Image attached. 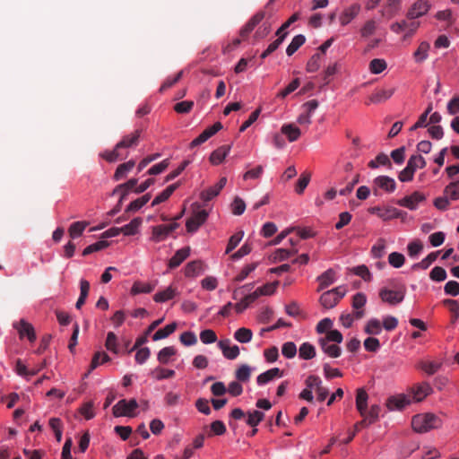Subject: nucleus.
I'll return each instance as SVG.
<instances>
[{"instance_id": "obj_36", "label": "nucleus", "mask_w": 459, "mask_h": 459, "mask_svg": "<svg viewBox=\"0 0 459 459\" xmlns=\"http://www.w3.org/2000/svg\"><path fill=\"white\" fill-rule=\"evenodd\" d=\"M135 162L134 160H129L127 162L120 164L114 174L115 180H120L124 178L127 172L133 169Z\"/></svg>"}, {"instance_id": "obj_51", "label": "nucleus", "mask_w": 459, "mask_h": 459, "mask_svg": "<svg viewBox=\"0 0 459 459\" xmlns=\"http://www.w3.org/2000/svg\"><path fill=\"white\" fill-rule=\"evenodd\" d=\"M264 418V413L260 411H248L247 424L256 427Z\"/></svg>"}, {"instance_id": "obj_40", "label": "nucleus", "mask_w": 459, "mask_h": 459, "mask_svg": "<svg viewBox=\"0 0 459 459\" xmlns=\"http://www.w3.org/2000/svg\"><path fill=\"white\" fill-rule=\"evenodd\" d=\"M170 234L167 225H158L152 228V238L156 242L163 240Z\"/></svg>"}, {"instance_id": "obj_9", "label": "nucleus", "mask_w": 459, "mask_h": 459, "mask_svg": "<svg viewBox=\"0 0 459 459\" xmlns=\"http://www.w3.org/2000/svg\"><path fill=\"white\" fill-rule=\"evenodd\" d=\"M425 199L426 197L422 193L415 191L411 195L399 199L396 204L410 210H415L418 204L425 201Z\"/></svg>"}, {"instance_id": "obj_53", "label": "nucleus", "mask_w": 459, "mask_h": 459, "mask_svg": "<svg viewBox=\"0 0 459 459\" xmlns=\"http://www.w3.org/2000/svg\"><path fill=\"white\" fill-rule=\"evenodd\" d=\"M386 62L380 58H375L369 63V70L374 74L382 73L386 68Z\"/></svg>"}, {"instance_id": "obj_60", "label": "nucleus", "mask_w": 459, "mask_h": 459, "mask_svg": "<svg viewBox=\"0 0 459 459\" xmlns=\"http://www.w3.org/2000/svg\"><path fill=\"white\" fill-rule=\"evenodd\" d=\"M281 353L287 359H292L297 354V346L293 342H287L282 344Z\"/></svg>"}, {"instance_id": "obj_50", "label": "nucleus", "mask_w": 459, "mask_h": 459, "mask_svg": "<svg viewBox=\"0 0 459 459\" xmlns=\"http://www.w3.org/2000/svg\"><path fill=\"white\" fill-rule=\"evenodd\" d=\"M367 303V297L362 292H358L352 297L351 307L353 310H365L364 307Z\"/></svg>"}, {"instance_id": "obj_38", "label": "nucleus", "mask_w": 459, "mask_h": 459, "mask_svg": "<svg viewBox=\"0 0 459 459\" xmlns=\"http://www.w3.org/2000/svg\"><path fill=\"white\" fill-rule=\"evenodd\" d=\"M253 333L250 329L246 327H241L238 329L234 333V338L241 342V343H247L252 340Z\"/></svg>"}, {"instance_id": "obj_57", "label": "nucleus", "mask_w": 459, "mask_h": 459, "mask_svg": "<svg viewBox=\"0 0 459 459\" xmlns=\"http://www.w3.org/2000/svg\"><path fill=\"white\" fill-rule=\"evenodd\" d=\"M321 58H322L321 53L314 54L307 63V71L308 73L316 72L320 67Z\"/></svg>"}, {"instance_id": "obj_4", "label": "nucleus", "mask_w": 459, "mask_h": 459, "mask_svg": "<svg viewBox=\"0 0 459 459\" xmlns=\"http://www.w3.org/2000/svg\"><path fill=\"white\" fill-rule=\"evenodd\" d=\"M405 296V287L402 286L395 290L387 288H382L379 291V297L382 301L390 305H396L401 303Z\"/></svg>"}, {"instance_id": "obj_7", "label": "nucleus", "mask_w": 459, "mask_h": 459, "mask_svg": "<svg viewBox=\"0 0 459 459\" xmlns=\"http://www.w3.org/2000/svg\"><path fill=\"white\" fill-rule=\"evenodd\" d=\"M368 212L372 214H377L379 218L384 221H389L392 219L399 218L403 213L402 211L394 207L381 208L379 206L370 207Z\"/></svg>"}, {"instance_id": "obj_63", "label": "nucleus", "mask_w": 459, "mask_h": 459, "mask_svg": "<svg viewBox=\"0 0 459 459\" xmlns=\"http://www.w3.org/2000/svg\"><path fill=\"white\" fill-rule=\"evenodd\" d=\"M200 340L204 344L213 343L217 341V335L213 330L205 329L200 333Z\"/></svg>"}, {"instance_id": "obj_6", "label": "nucleus", "mask_w": 459, "mask_h": 459, "mask_svg": "<svg viewBox=\"0 0 459 459\" xmlns=\"http://www.w3.org/2000/svg\"><path fill=\"white\" fill-rule=\"evenodd\" d=\"M207 217L208 212L205 210H195L191 217L186 221V230L190 233L195 232L206 221Z\"/></svg>"}, {"instance_id": "obj_41", "label": "nucleus", "mask_w": 459, "mask_h": 459, "mask_svg": "<svg viewBox=\"0 0 459 459\" xmlns=\"http://www.w3.org/2000/svg\"><path fill=\"white\" fill-rule=\"evenodd\" d=\"M441 363L435 361H420L418 368L422 369L428 375H434L440 368Z\"/></svg>"}, {"instance_id": "obj_59", "label": "nucleus", "mask_w": 459, "mask_h": 459, "mask_svg": "<svg viewBox=\"0 0 459 459\" xmlns=\"http://www.w3.org/2000/svg\"><path fill=\"white\" fill-rule=\"evenodd\" d=\"M244 236L243 231H238L232 235L228 242L227 248H226V254H230L233 249H235L239 242L242 240Z\"/></svg>"}, {"instance_id": "obj_37", "label": "nucleus", "mask_w": 459, "mask_h": 459, "mask_svg": "<svg viewBox=\"0 0 459 459\" xmlns=\"http://www.w3.org/2000/svg\"><path fill=\"white\" fill-rule=\"evenodd\" d=\"M299 358L302 359H311L316 356V349L309 342H304L299 350Z\"/></svg>"}, {"instance_id": "obj_62", "label": "nucleus", "mask_w": 459, "mask_h": 459, "mask_svg": "<svg viewBox=\"0 0 459 459\" xmlns=\"http://www.w3.org/2000/svg\"><path fill=\"white\" fill-rule=\"evenodd\" d=\"M246 210V204L238 196H236L231 204V211L234 215H241Z\"/></svg>"}, {"instance_id": "obj_61", "label": "nucleus", "mask_w": 459, "mask_h": 459, "mask_svg": "<svg viewBox=\"0 0 459 459\" xmlns=\"http://www.w3.org/2000/svg\"><path fill=\"white\" fill-rule=\"evenodd\" d=\"M446 277L447 274L446 270L440 266H435L429 273V278L435 281H443Z\"/></svg>"}, {"instance_id": "obj_64", "label": "nucleus", "mask_w": 459, "mask_h": 459, "mask_svg": "<svg viewBox=\"0 0 459 459\" xmlns=\"http://www.w3.org/2000/svg\"><path fill=\"white\" fill-rule=\"evenodd\" d=\"M377 30V22L374 20H369L365 22L360 30L361 37L368 38L375 33Z\"/></svg>"}, {"instance_id": "obj_32", "label": "nucleus", "mask_w": 459, "mask_h": 459, "mask_svg": "<svg viewBox=\"0 0 459 459\" xmlns=\"http://www.w3.org/2000/svg\"><path fill=\"white\" fill-rule=\"evenodd\" d=\"M143 220L140 217L133 219L128 224L121 227L122 233L126 236H134L137 233L139 227L141 226Z\"/></svg>"}, {"instance_id": "obj_30", "label": "nucleus", "mask_w": 459, "mask_h": 459, "mask_svg": "<svg viewBox=\"0 0 459 459\" xmlns=\"http://www.w3.org/2000/svg\"><path fill=\"white\" fill-rule=\"evenodd\" d=\"M281 130L290 142L297 141L301 134L300 129L292 124L283 125Z\"/></svg>"}, {"instance_id": "obj_3", "label": "nucleus", "mask_w": 459, "mask_h": 459, "mask_svg": "<svg viewBox=\"0 0 459 459\" xmlns=\"http://www.w3.org/2000/svg\"><path fill=\"white\" fill-rule=\"evenodd\" d=\"M346 288L344 286H338L330 290L325 291L319 299L321 306L325 309H331L334 307L340 300L346 295Z\"/></svg>"}, {"instance_id": "obj_55", "label": "nucleus", "mask_w": 459, "mask_h": 459, "mask_svg": "<svg viewBox=\"0 0 459 459\" xmlns=\"http://www.w3.org/2000/svg\"><path fill=\"white\" fill-rule=\"evenodd\" d=\"M108 245H109V243L106 240H100L96 243H93L84 248V250L82 251V255L85 256V255H91L94 252L102 250V249L106 248L107 247H108Z\"/></svg>"}, {"instance_id": "obj_2", "label": "nucleus", "mask_w": 459, "mask_h": 459, "mask_svg": "<svg viewBox=\"0 0 459 459\" xmlns=\"http://www.w3.org/2000/svg\"><path fill=\"white\" fill-rule=\"evenodd\" d=\"M441 425L442 420L433 413L417 414L411 420L412 429L419 433L438 429Z\"/></svg>"}, {"instance_id": "obj_52", "label": "nucleus", "mask_w": 459, "mask_h": 459, "mask_svg": "<svg viewBox=\"0 0 459 459\" xmlns=\"http://www.w3.org/2000/svg\"><path fill=\"white\" fill-rule=\"evenodd\" d=\"M154 290V285L146 282L136 281L132 287L133 294L150 293Z\"/></svg>"}, {"instance_id": "obj_24", "label": "nucleus", "mask_w": 459, "mask_h": 459, "mask_svg": "<svg viewBox=\"0 0 459 459\" xmlns=\"http://www.w3.org/2000/svg\"><path fill=\"white\" fill-rule=\"evenodd\" d=\"M230 145H222L213 151L210 156V161L213 165H219L223 161L230 151Z\"/></svg>"}, {"instance_id": "obj_45", "label": "nucleus", "mask_w": 459, "mask_h": 459, "mask_svg": "<svg viewBox=\"0 0 459 459\" xmlns=\"http://www.w3.org/2000/svg\"><path fill=\"white\" fill-rule=\"evenodd\" d=\"M176 349L173 346H169L161 349L158 353V360L161 364H167L169 359L176 354Z\"/></svg>"}, {"instance_id": "obj_21", "label": "nucleus", "mask_w": 459, "mask_h": 459, "mask_svg": "<svg viewBox=\"0 0 459 459\" xmlns=\"http://www.w3.org/2000/svg\"><path fill=\"white\" fill-rule=\"evenodd\" d=\"M394 88L377 90L370 95L369 102H368L367 104L368 105L369 103L377 104V103L384 102V101L387 100L388 99H390L392 97V95L394 94Z\"/></svg>"}, {"instance_id": "obj_20", "label": "nucleus", "mask_w": 459, "mask_h": 459, "mask_svg": "<svg viewBox=\"0 0 459 459\" xmlns=\"http://www.w3.org/2000/svg\"><path fill=\"white\" fill-rule=\"evenodd\" d=\"M318 344L323 351L331 358H339L342 354V349L337 343L331 344L330 342L319 339Z\"/></svg>"}, {"instance_id": "obj_26", "label": "nucleus", "mask_w": 459, "mask_h": 459, "mask_svg": "<svg viewBox=\"0 0 459 459\" xmlns=\"http://www.w3.org/2000/svg\"><path fill=\"white\" fill-rule=\"evenodd\" d=\"M178 295V292L177 288L169 286L164 290L157 292L153 296V300L155 302H166L168 300L174 299Z\"/></svg>"}, {"instance_id": "obj_23", "label": "nucleus", "mask_w": 459, "mask_h": 459, "mask_svg": "<svg viewBox=\"0 0 459 459\" xmlns=\"http://www.w3.org/2000/svg\"><path fill=\"white\" fill-rule=\"evenodd\" d=\"M368 395L363 388L357 390L356 407L361 416L366 415V410L368 409Z\"/></svg>"}, {"instance_id": "obj_5", "label": "nucleus", "mask_w": 459, "mask_h": 459, "mask_svg": "<svg viewBox=\"0 0 459 459\" xmlns=\"http://www.w3.org/2000/svg\"><path fill=\"white\" fill-rule=\"evenodd\" d=\"M137 407L138 403L134 399H131L130 401L122 399L116 405H114L112 411L115 417H132L133 411H134Z\"/></svg>"}, {"instance_id": "obj_12", "label": "nucleus", "mask_w": 459, "mask_h": 459, "mask_svg": "<svg viewBox=\"0 0 459 459\" xmlns=\"http://www.w3.org/2000/svg\"><path fill=\"white\" fill-rule=\"evenodd\" d=\"M230 340H221L218 342L222 354L228 359H235L239 355V348L237 345L230 346Z\"/></svg>"}, {"instance_id": "obj_22", "label": "nucleus", "mask_w": 459, "mask_h": 459, "mask_svg": "<svg viewBox=\"0 0 459 459\" xmlns=\"http://www.w3.org/2000/svg\"><path fill=\"white\" fill-rule=\"evenodd\" d=\"M319 282L318 291L326 289L335 281V272L330 268L316 278Z\"/></svg>"}, {"instance_id": "obj_43", "label": "nucleus", "mask_w": 459, "mask_h": 459, "mask_svg": "<svg viewBox=\"0 0 459 459\" xmlns=\"http://www.w3.org/2000/svg\"><path fill=\"white\" fill-rule=\"evenodd\" d=\"M110 360V357L104 351H97L91 359L90 370L95 369L100 365Z\"/></svg>"}, {"instance_id": "obj_56", "label": "nucleus", "mask_w": 459, "mask_h": 459, "mask_svg": "<svg viewBox=\"0 0 459 459\" xmlns=\"http://www.w3.org/2000/svg\"><path fill=\"white\" fill-rule=\"evenodd\" d=\"M211 432L208 434L209 437L213 435L222 436L226 433V426L221 420H214L210 425Z\"/></svg>"}, {"instance_id": "obj_15", "label": "nucleus", "mask_w": 459, "mask_h": 459, "mask_svg": "<svg viewBox=\"0 0 459 459\" xmlns=\"http://www.w3.org/2000/svg\"><path fill=\"white\" fill-rule=\"evenodd\" d=\"M138 179L137 178H131L127 182L124 184H120L116 186V188L112 192V195H117V193L121 192V200H125L126 198V195L129 194V192L134 191L137 187Z\"/></svg>"}, {"instance_id": "obj_29", "label": "nucleus", "mask_w": 459, "mask_h": 459, "mask_svg": "<svg viewBox=\"0 0 459 459\" xmlns=\"http://www.w3.org/2000/svg\"><path fill=\"white\" fill-rule=\"evenodd\" d=\"M204 272V264L201 261L189 262L185 267L186 277H195Z\"/></svg>"}, {"instance_id": "obj_13", "label": "nucleus", "mask_w": 459, "mask_h": 459, "mask_svg": "<svg viewBox=\"0 0 459 459\" xmlns=\"http://www.w3.org/2000/svg\"><path fill=\"white\" fill-rule=\"evenodd\" d=\"M264 12L260 11L257 12L255 15H253L250 20L245 24V26L240 30V36L242 38H247L250 32L255 28L257 24L264 18Z\"/></svg>"}, {"instance_id": "obj_19", "label": "nucleus", "mask_w": 459, "mask_h": 459, "mask_svg": "<svg viewBox=\"0 0 459 459\" xmlns=\"http://www.w3.org/2000/svg\"><path fill=\"white\" fill-rule=\"evenodd\" d=\"M190 255V247H186L178 250L169 261V267L174 269L179 266Z\"/></svg>"}, {"instance_id": "obj_11", "label": "nucleus", "mask_w": 459, "mask_h": 459, "mask_svg": "<svg viewBox=\"0 0 459 459\" xmlns=\"http://www.w3.org/2000/svg\"><path fill=\"white\" fill-rule=\"evenodd\" d=\"M420 25L419 22L415 20H403L398 22H394L391 25V30L395 33H401L403 31H407L408 34H412L416 31Z\"/></svg>"}, {"instance_id": "obj_31", "label": "nucleus", "mask_w": 459, "mask_h": 459, "mask_svg": "<svg viewBox=\"0 0 459 459\" xmlns=\"http://www.w3.org/2000/svg\"><path fill=\"white\" fill-rule=\"evenodd\" d=\"M178 183L172 184L169 186L166 189H164L160 195H158L152 201V206L158 205L169 198V196L174 193V191L178 188Z\"/></svg>"}, {"instance_id": "obj_34", "label": "nucleus", "mask_w": 459, "mask_h": 459, "mask_svg": "<svg viewBox=\"0 0 459 459\" xmlns=\"http://www.w3.org/2000/svg\"><path fill=\"white\" fill-rule=\"evenodd\" d=\"M306 42V37L302 34L296 35L291 42L289 44L286 49V54L290 56H292L304 43Z\"/></svg>"}, {"instance_id": "obj_33", "label": "nucleus", "mask_w": 459, "mask_h": 459, "mask_svg": "<svg viewBox=\"0 0 459 459\" xmlns=\"http://www.w3.org/2000/svg\"><path fill=\"white\" fill-rule=\"evenodd\" d=\"M150 199L151 194H145L140 198H137L134 201L131 202L129 205L126 207V212H134L140 210L143 205H145L150 201Z\"/></svg>"}, {"instance_id": "obj_39", "label": "nucleus", "mask_w": 459, "mask_h": 459, "mask_svg": "<svg viewBox=\"0 0 459 459\" xmlns=\"http://www.w3.org/2000/svg\"><path fill=\"white\" fill-rule=\"evenodd\" d=\"M310 179H311L310 172L305 171L300 175L298 182L296 183V186H295V191L298 195L303 194L304 190L309 184Z\"/></svg>"}, {"instance_id": "obj_54", "label": "nucleus", "mask_w": 459, "mask_h": 459, "mask_svg": "<svg viewBox=\"0 0 459 459\" xmlns=\"http://www.w3.org/2000/svg\"><path fill=\"white\" fill-rule=\"evenodd\" d=\"M105 346L111 352L118 353L117 337L113 332L108 333Z\"/></svg>"}, {"instance_id": "obj_47", "label": "nucleus", "mask_w": 459, "mask_h": 459, "mask_svg": "<svg viewBox=\"0 0 459 459\" xmlns=\"http://www.w3.org/2000/svg\"><path fill=\"white\" fill-rule=\"evenodd\" d=\"M278 38L273 41L267 48L262 53L261 58H265L269 55H271L273 52H274L279 46L283 42L285 39L287 33H283L282 35H276Z\"/></svg>"}, {"instance_id": "obj_44", "label": "nucleus", "mask_w": 459, "mask_h": 459, "mask_svg": "<svg viewBox=\"0 0 459 459\" xmlns=\"http://www.w3.org/2000/svg\"><path fill=\"white\" fill-rule=\"evenodd\" d=\"M444 194L448 195L450 200L459 199V180L449 183L444 189Z\"/></svg>"}, {"instance_id": "obj_14", "label": "nucleus", "mask_w": 459, "mask_h": 459, "mask_svg": "<svg viewBox=\"0 0 459 459\" xmlns=\"http://www.w3.org/2000/svg\"><path fill=\"white\" fill-rule=\"evenodd\" d=\"M380 413V407L377 404L371 405L369 411L366 410V415L362 416L363 420L356 423V428L359 425L369 426L378 420Z\"/></svg>"}, {"instance_id": "obj_18", "label": "nucleus", "mask_w": 459, "mask_h": 459, "mask_svg": "<svg viewBox=\"0 0 459 459\" xmlns=\"http://www.w3.org/2000/svg\"><path fill=\"white\" fill-rule=\"evenodd\" d=\"M374 185L388 193H393L396 188L394 178L388 176H379L374 179Z\"/></svg>"}, {"instance_id": "obj_1", "label": "nucleus", "mask_w": 459, "mask_h": 459, "mask_svg": "<svg viewBox=\"0 0 459 459\" xmlns=\"http://www.w3.org/2000/svg\"><path fill=\"white\" fill-rule=\"evenodd\" d=\"M142 134L141 129H136L133 133L123 136L112 151H105L101 153V157L108 162H115L117 160H124L127 157V153H123L122 149L135 147L138 145Z\"/></svg>"}, {"instance_id": "obj_58", "label": "nucleus", "mask_w": 459, "mask_h": 459, "mask_svg": "<svg viewBox=\"0 0 459 459\" xmlns=\"http://www.w3.org/2000/svg\"><path fill=\"white\" fill-rule=\"evenodd\" d=\"M405 257L403 254L398 252H392L388 255V263L394 268H400L403 265Z\"/></svg>"}, {"instance_id": "obj_17", "label": "nucleus", "mask_w": 459, "mask_h": 459, "mask_svg": "<svg viewBox=\"0 0 459 459\" xmlns=\"http://www.w3.org/2000/svg\"><path fill=\"white\" fill-rule=\"evenodd\" d=\"M411 400L404 394H400L397 396H391L388 398L386 402V406L390 411L393 410H402L406 405L410 404Z\"/></svg>"}, {"instance_id": "obj_8", "label": "nucleus", "mask_w": 459, "mask_h": 459, "mask_svg": "<svg viewBox=\"0 0 459 459\" xmlns=\"http://www.w3.org/2000/svg\"><path fill=\"white\" fill-rule=\"evenodd\" d=\"M13 327L18 331L21 339L26 336L30 342H35L37 337L31 324L24 319H21L19 322L13 324Z\"/></svg>"}, {"instance_id": "obj_42", "label": "nucleus", "mask_w": 459, "mask_h": 459, "mask_svg": "<svg viewBox=\"0 0 459 459\" xmlns=\"http://www.w3.org/2000/svg\"><path fill=\"white\" fill-rule=\"evenodd\" d=\"M438 254H439V251L431 252L423 260H421L420 263H417V264H413L412 268L413 269L420 268L422 270H426L427 268H429L430 266V264L432 263H434L436 261V259L437 258Z\"/></svg>"}, {"instance_id": "obj_16", "label": "nucleus", "mask_w": 459, "mask_h": 459, "mask_svg": "<svg viewBox=\"0 0 459 459\" xmlns=\"http://www.w3.org/2000/svg\"><path fill=\"white\" fill-rule=\"evenodd\" d=\"M360 12V5L359 4H353L346 8L340 16V23L342 26L350 23L354 18L358 16Z\"/></svg>"}, {"instance_id": "obj_48", "label": "nucleus", "mask_w": 459, "mask_h": 459, "mask_svg": "<svg viewBox=\"0 0 459 459\" xmlns=\"http://www.w3.org/2000/svg\"><path fill=\"white\" fill-rule=\"evenodd\" d=\"M407 166L415 173L418 169H422L426 166V160L420 155H412L409 159Z\"/></svg>"}, {"instance_id": "obj_10", "label": "nucleus", "mask_w": 459, "mask_h": 459, "mask_svg": "<svg viewBox=\"0 0 459 459\" xmlns=\"http://www.w3.org/2000/svg\"><path fill=\"white\" fill-rule=\"evenodd\" d=\"M430 8V4L426 0H418L409 9L407 13V18L409 20H415L419 17L426 14Z\"/></svg>"}, {"instance_id": "obj_27", "label": "nucleus", "mask_w": 459, "mask_h": 459, "mask_svg": "<svg viewBox=\"0 0 459 459\" xmlns=\"http://www.w3.org/2000/svg\"><path fill=\"white\" fill-rule=\"evenodd\" d=\"M429 49H430L429 43L427 42V41H422L419 45V47L416 49V51L413 53L414 61L417 64H420V63L424 62L428 58V56H429Z\"/></svg>"}, {"instance_id": "obj_35", "label": "nucleus", "mask_w": 459, "mask_h": 459, "mask_svg": "<svg viewBox=\"0 0 459 459\" xmlns=\"http://www.w3.org/2000/svg\"><path fill=\"white\" fill-rule=\"evenodd\" d=\"M177 329V323L173 322L169 325H167L164 328L159 329L152 336L153 341H159L164 338H167L171 333H173Z\"/></svg>"}, {"instance_id": "obj_25", "label": "nucleus", "mask_w": 459, "mask_h": 459, "mask_svg": "<svg viewBox=\"0 0 459 459\" xmlns=\"http://www.w3.org/2000/svg\"><path fill=\"white\" fill-rule=\"evenodd\" d=\"M431 392L432 388L428 383L419 384L412 388L413 399L417 402H420Z\"/></svg>"}, {"instance_id": "obj_46", "label": "nucleus", "mask_w": 459, "mask_h": 459, "mask_svg": "<svg viewBox=\"0 0 459 459\" xmlns=\"http://www.w3.org/2000/svg\"><path fill=\"white\" fill-rule=\"evenodd\" d=\"M89 223L87 221H76L71 224L69 235L72 238L81 236Z\"/></svg>"}, {"instance_id": "obj_28", "label": "nucleus", "mask_w": 459, "mask_h": 459, "mask_svg": "<svg viewBox=\"0 0 459 459\" xmlns=\"http://www.w3.org/2000/svg\"><path fill=\"white\" fill-rule=\"evenodd\" d=\"M282 372L278 368H271L257 377V384L259 385H264L275 377H281Z\"/></svg>"}, {"instance_id": "obj_49", "label": "nucleus", "mask_w": 459, "mask_h": 459, "mask_svg": "<svg viewBox=\"0 0 459 459\" xmlns=\"http://www.w3.org/2000/svg\"><path fill=\"white\" fill-rule=\"evenodd\" d=\"M381 330H382L381 323L378 319H376V318L370 319L367 323L365 329H364L366 333L371 334V335L379 334L381 333Z\"/></svg>"}]
</instances>
